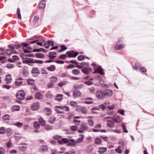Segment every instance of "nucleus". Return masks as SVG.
Masks as SVG:
<instances>
[{
    "label": "nucleus",
    "mask_w": 154,
    "mask_h": 154,
    "mask_svg": "<svg viewBox=\"0 0 154 154\" xmlns=\"http://www.w3.org/2000/svg\"><path fill=\"white\" fill-rule=\"evenodd\" d=\"M26 94L23 90L18 91L16 94L17 98L19 100H23L24 99Z\"/></svg>",
    "instance_id": "f257e3e1"
},
{
    "label": "nucleus",
    "mask_w": 154,
    "mask_h": 154,
    "mask_svg": "<svg viewBox=\"0 0 154 154\" xmlns=\"http://www.w3.org/2000/svg\"><path fill=\"white\" fill-rule=\"evenodd\" d=\"M66 54L68 55L69 57H75L78 54L77 52H75L74 51L72 50L70 51H68L66 52Z\"/></svg>",
    "instance_id": "f03ea898"
},
{
    "label": "nucleus",
    "mask_w": 154,
    "mask_h": 154,
    "mask_svg": "<svg viewBox=\"0 0 154 154\" xmlns=\"http://www.w3.org/2000/svg\"><path fill=\"white\" fill-rule=\"evenodd\" d=\"M40 73L39 69L35 67L32 68L31 71V73L33 76L37 77L39 74Z\"/></svg>",
    "instance_id": "7ed1b4c3"
},
{
    "label": "nucleus",
    "mask_w": 154,
    "mask_h": 154,
    "mask_svg": "<svg viewBox=\"0 0 154 154\" xmlns=\"http://www.w3.org/2000/svg\"><path fill=\"white\" fill-rule=\"evenodd\" d=\"M96 96L99 99L103 98L105 97L104 91L100 90L97 91L96 93Z\"/></svg>",
    "instance_id": "20e7f679"
},
{
    "label": "nucleus",
    "mask_w": 154,
    "mask_h": 154,
    "mask_svg": "<svg viewBox=\"0 0 154 154\" xmlns=\"http://www.w3.org/2000/svg\"><path fill=\"white\" fill-rule=\"evenodd\" d=\"M39 107V103H35L32 104L30 108L32 110H35L38 109Z\"/></svg>",
    "instance_id": "39448f33"
},
{
    "label": "nucleus",
    "mask_w": 154,
    "mask_h": 154,
    "mask_svg": "<svg viewBox=\"0 0 154 154\" xmlns=\"http://www.w3.org/2000/svg\"><path fill=\"white\" fill-rule=\"evenodd\" d=\"M92 71V69L88 67H84L82 69V72L85 74L88 75Z\"/></svg>",
    "instance_id": "423d86ee"
},
{
    "label": "nucleus",
    "mask_w": 154,
    "mask_h": 154,
    "mask_svg": "<svg viewBox=\"0 0 154 154\" xmlns=\"http://www.w3.org/2000/svg\"><path fill=\"white\" fill-rule=\"evenodd\" d=\"M55 108H58L59 109H61L66 111H69V108L67 106H55Z\"/></svg>",
    "instance_id": "0eeeda50"
},
{
    "label": "nucleus",
    "mask_w": 154,
    "mask_h": 154,
    "mask_svg": "<svg viewBox=\"0 0 154 154\" xmlns=\"http://www.w3.org/2000/svg\"><path fill=\"white\" fill-rule=\"evenodd\" d=\"M103 91L105 96H111L113 94L112 91L110 89H107L103 90Z\"/></svg>",
    "instance_id": "6e6552de"
},
{
    "label": "nucleus",
    "mask_w": 154,
    "mask_h": 154,
    "mask_svg": "<svg viewBox=\"0 0 154 154\" xmlns=\"http://www.w3.org/2000/svg\"><path fill=\"white\" fill-rule=\"evenodd\" d=\"M12 78L11 75L10 74H7L5 79V83L7 84H9L11 82Z\"/></svg>",
    "instance_id": "1a4fd4ad"
},
{
    "label": "nucleus",
    "mask_w": 154,
    "mask_h": 154,
    "mask_svg": "<svg viewBox=\"0 0 154 154\" xmlns=\"http://www.w3.org/2000/svg\"><path fill=\"white\" fill-rule=\"evenodd\" d=\"M45 1L42 0L38 5L39 9H42L45 8Z\"/></svg>",
    "instance_id": "9d476101"
},
{
    "label": "nucleus",
    "mask_w": 154,
    "mask_h": 154,
    "mask_svg": "<svg viewBox=\"0 0 154 154\" xmlns=\"http://www.w3.org/2000/svg\"><path fill=\"white\" fill-rule=\"evenodd\" d=\"M95 81L98 82L100 83L103 82V80L101 77L99 75H96L94 77Z\"/></svg>",
    "instance_id": "9b49d317"
},
{
    "label": "nucleus",
    "mask_w": 154,
    "mask_h": 154,
    "mask_svg": "<svg viewBox=\"0 0 154 154\" xmlns=\"http://www.w3.org/2000/svg\"><path fill=\"white\" fill-rule=\"evenodd\" d=\"M23 79L20 77L16 79L15 82V85L17 86H19L21 85L23 83V82L21 81Z\"/></svg>",
    "instance_id": "f8f14e48"
},
{
    "label": "nucleus",
    "mask_w": 154,
    "mask_h": 154,
    "mask_svg": "<svg viewBox=\"0 0 154 154\" xmlns=\"http://www.w3.org/2000/svg\"><path fill=\"white\" fill-rule=\"evenodd\" d=\"M81 95V93L79 91H76L73 93L72 96L74 98L80 97Z\"/></svg>",
    "instance_id": "ddd939ff"
},
{
    "label": "nucleus",
    "mask_w": 154,
    "mask_h": 154,
    "mask_svg": "<svg viewBox=\"0 0 154 154\" xmlns=\"http://www.w3.org/2000/svg\"><path fill=\"white\" fill-rule=\"evenodd\" d=\"M125 47V45H116L114 47V48L116 50H122Z\"/></svg>",
    "instance_id": "4468645a"
},
{
    "label": "nucleus",
    "mask_w": 154,
    "mask_h": 154,
    "mask_svg": "<svg viewBox=\"0 0 154 154\" xmlns=\"http://www.w3.org/2000/svg\"><path fill=\"white\" fill-rule=\"evenodd\" d=\"M107 151V148L104 147H100L98 152L100 154H103Z\"/></svg>",
    "instance_id": "2eb2a0df"
},
{
    "label": "nucleus",
    "mask_w": 154,
    "mask_h": 154,
    "mask_svg": "<svg viewBox=\"0 0 154 154\" xmlns=\"http://www.w3.org/2000/svg\"><path fill=\"white\" fill-rule=\"evenodd\" d=\"M45 114L47 115H50L51 114V109L48 108H45L44 109Z\"/></svg>",
    "instance_id": "dca6fc26"
},
{
    "label": "nucleus",
    "mask_w": 154,
    "mask_h": 154,
    "mask_svg": "<svg viewBox=\"0 0 154 154\" xmlns=\"http://www.w3.org/2000/svg\"><path fill=\"white\" fill-rule=\"evenodd\" d=\"M35 97L36 99H41L43 98V95L41 93L38 92L35 94Z\"/></svg>",
    "instance_id": "f3484780"
},
{
    "label": "nucleus",
    "mask_w": 154,
    "mask_h": 154,
    "mask_svg": "<svg viewBox=\"0 0 154 154\" xmlns=\"http://www.w3.org/2000/svg\"><path fill=\"white\" fill-rule=\"evenodd\" d=\"M49 55L48 56V57L50 59L54 58L57 55V54L55 52H49Z\"/></svg>",
    "instance_id": "a211bd4d"
},
{
    "label": "nucleus",
    "mask_w": 154,
    "mask_h": 154,
    "mask_svg": "<svg viewBox=\"0 0 154 154\" xmlns=\"http://www.w3.org/2000/svg\"><path fill=\"white\" fill-rule=\"evenodd\" d=\"M48 149V146L46 145H42L41 146L40 148V150L42 152H46Z\"/></svg>",
    "instance_id": "6ab92c4d"
},
{
    "label": "nucleus",
    "mask_w": 154,
    "mask_h": 154,
    "mask_svg": "<svg viewBox=\"0 0 154 154\" xmlns=\"http://www.w3.org/2000/svg\"><path fill=\"white\" fill-rule=\"evenodd\" d=\"M96 71L98 73L102 75H103L104 74V73L103 72V70L102 69L101 66H98L96 69Z\"/></svg>",
    "instance_id": "aec40b11"
},
{
    "label": "nucleus",
    "mask_w": 154,
    "mask_h": 154,
    "mask_svg": "<svg viewBox=\"0 0 154 154\" xmlns=\"http://www.w3.org/2000/svg\"><path fill=\"white\" fill-rule=\"evenodd\" d=\"M114 122L110 120H108L107 122V126L110 128H112L114 126Z\"/></svg>",
    "instance_id": "412c9836"
},
{
    "label": "nucleus",
    "mask_w": 154,
    "mask_h": 154,
    "mask_svg": "<svg viewBox=\"0 0 154 154\" xmlns=\"http://www.w3.org/2000/svg\"><path fill=\"white\" fill-rule=\"evenodd\" d=\"M56 120V118L53 116L50 117L48 119V122L49 123L53 124Z\"/></svg>",
    "instance_id": "4be33fe9"
},
{
    "label": "nucleus",
    "mask_w": 154,
    "mask_h": 154,
    "mask_svg": "<svg viewBox=\"0 0 154 154\" xmlns=\"http://www.w3.org/2000/svg\"><path fill=\"white\" fill-rule=\"evenodd\" d=\"M20 109V107L18 105H14L11 107V110L12 111H18Z\"/></svg>",
    "instance_id": "5701e85b"
},
{
    "label": "nucleus",
    "mask_w": 154,
    "mask_h": 154,
    "mask_svg": "<svg viewBox=\"0 0 154 154\" xmlns=\"http://www.w3.org/2000/svg\"><path fill=\"white\" fill-rule=\"evenodd\" d=\"M94 80V79L91 78L89 79L88 81H85V84L88 86L91 85L93 84V83L92 81H93Z\"/></svg>",
    "instance_id": "b1692460"
},
{
    "label": "nucleus",
    "mask_w": 154,
    "mask_h": 154,
    "mask_svg": "<svg viewBox=\"0 0 154 154\" xmlns=\"http://www.w3.org/2000/svg\"><path fill=\"white\" fill-rule=\"evenodd\" d=\"M112 120L115 122L120 123L121 122V119L119 116H116L112 118Z\"/></svg>",
    "instance_id": "393cba45"
},
{
    "label": "nucleus",
    "mask_w": 154,
    "mask_h": 154,
    "mask_svg": "<svg viewBox=\"0 0 154 154\" xmlns=\"http://www.w3.org/2000/svg\"><path fill=\"white\" fill-rule=\"evenodd\" d=\"M63 95L61 94H58L55 97V99L58 101H60L63 99Z\"/></svg>",
    "instance_id": "a878e982"
},
{
    "label": "nucleus",
    "mask_w": 154,
    "mask_h": 154,
    "mask_svg": "<svg viewBox=\"0 0 154 154\" xmlns=\"http://www.w3.org/2000/svg\"><path fill=\"white\" fill-rule=\"evenodd\" d=\"M56 67L54 65H51L50 66L47 67V69L51 71H53L55 69Z\"/></svg>",
    "instance_id": "bb28decb"
},
{
    "label": "nucleus",
    "mask_w": 154,
    "mask_h": 154,
    "mask_svg": "<svg viewBox=\"0 0 154 154\" xmlns=\"http://www.w3.org/2000/svg\"><path fill=\"white\" fill-rule=\"evenodd\" d=\"M101 140L100 138L96 137L95 139L94 142L96 144L100 145L101 143Z\"/></svg>",
    "instance_id": "cd10ccee"
},
{
    "label": "nucleus",
    "mask_w": 154,
    "mask_h": 154,
    "mask_svg": "<svg viewBox=\"0 0 154 154\" xmlns=\"http://www.w3.org/2000/svg\"><path fill=\"white\" fill-rule=\"evenodd\" d=\"M72 72L75 75H77L80 73V71L77 69H74L72 70Z\"/></svg>",
    "instance_id": "c85d7f7f"
},
{
    "label": "nucleus",
    "mask_w": 154,
    "mask_h": 154,
    "mask_svg": "<svg viewBox=\"0 0 154 154\" xmlns=\"http://www.w3.org/2000/svg\"><path fill=\"white\" fill-rule=\"evenodd\" d=\"M81 112L84 114H86L88 112V109L87 108L85 107H83L81 108Z\"/></svg>",
    "instance_id": "c756f323"
},
{
    "label": "nucleus",
    "mask_w": 154,
    "mask_h": 154,
    "mask_svg": "<svg viewBox=\"0 0 154 154\" xmlns=\"http://www.w3.org/2000/svg\"><path fill=\"white\" fill-rule=\"evenodd\" d=\"M2 119L3 120L6 122L7 121L9 120V116L8 114H6L4 116L2 117Z\"/></svg>",
    "instance_id": "7c9ffc66"
},
{
    "label": "nucleus",
    "mask_w": 154,
    "mask_h": 154,
    "mask_svg": "<svg viewBox=\"0 0 154 154\" xmlns=\"http://www.w3.org/2000/svg\"><path fill=\"white\" fill-rule=\"evenodd\" d=\"M29 59V60H26L24 61H23V63H27V64H29V63H35L34 60H33V59Z\"/></svg>",
    "instance_id": "2f4dec72"
},
{
    "label": "nucleus",
    "mask_w": 154,
    "mask_h": 154,
    "mask_svg": "<svg viewBox=\"0 0 154 154\" xmlns=\"http://www.w3.org/2000/svg\"><path fill=\"white\" fill-rule=\"evenodd\" d=\"M35 56L36 58H43L44 57V55L41 53L35 54Z\"/></svg>",
    "instance_id": "473e14b6"
},
{
    "label": "nucleus",
    "mask_w": 154,
    "mask_h": 154,
    "mask_svg": "<svg viewBox=\"0 0 154 154\" xmlns=\"http://www.w3.org/2000/svg\"><path fill=\"white\" fill-rule=\"evenodd\" d=\"M38 121L42 126H44L45 125V121L41 117L38 119Z\"/></svg>",
    "instance_id": "72a5a7b5"
},
{
    "label": "nucleus",
    "mask_w": 154,
    "mask_h": 154,
    "mask_svg": "<svg viewBox=\"0 0 154 154\" xmlns=\"http://www.w3.org/2000/svg\"><path fill=\"white\" fill-rule=\"evenodd\" d=\"M45 125L44 128L45 130L49 131L53 129V128L51 126L48 125Z\"/></svg>",
    "instance_id": "f704fd0d"
},
{
    "label": "nucleus",
    "mask_w": 154,
    "mask_h": 154,
    "mask_svg": "<svg viewBox=\"0 0 154 154\" xmlns=\"http://www.w3.org/2000/svg\"><path fill=\"white\" fill-rule=\"evenodd\" d=\"M81 137H80L77 139L76 141V142L77 143H80L82 142L83 140L84 136L83 134H80V135Z\"/></svg>",
    "instance_id": "c9c22d12"
},
{
    "label": "nucleus",
    "mask_w": 154,
    "mask_h": 154,
    "mask_svg": "<svg viewBox=\"0 0 154 154\" xmlns=\"http://www.w3.org/2000/svg\"><path fill=\"white\" fill-rule=\"evenodd\" d=\"M6 131L7 133L10 135L12 134L13 133V131L11 128H7L6 129Z\"/></svg>",
    "instance_id": "e433bc0d"
},
{
    "label": "nucleus",
    "mask_w": 154,
    "mask_h": 154,
    "mask_svg": "<svg viewBox=\"0 0 154 154\" xmlns=\"http://www.w3.org/2000/svg\"><path fill=\"white\" fill-rule=\"evenodd\" d=\"M27 83L29 85H32L34 84V81L32 79H28L27 80Z\"/></svg>",
    "instance_id": "4c0bfd02"
},
{
    "label": "nucleus",
    "mask_w": 154,
    "mask_h": 154,
    "mask_svg": "<svg viewBox=\"0 0 154 154\" xmlns=\"http://www.w3.org/2000/svg\"><path fill=\"white\" fill-rule=\"evenodd\" d=\"M33 125L34 128L36 129H38L40 127V125L37 122H34Z\"/></svg>",
    "instance_id": "58836bf2"
},
{
    "label": "nucleus",
    "mask_w": 154,
    "mask_h": 154,
    "mask_svg": "<svg viewBox=\"0 0 154 154\" xmlns=\"http://www.w3.org/2000/svg\"><path fill=\"white\" fill-rule=\"evenodd\" d=\"M5 129L4 127H0V134H4L5 133Z\"/></svg>",
    "instance_id": "ea45409f"
},
{
    "label": "nucleus",
    "mask_w": 154,
    "mask_h": 154,
    "mask_svg": "<svg viewBox=\"0 0 154 154\" xmlns=\"http://www.w3.org/2000/svg\"><path fill=\"white\" fill-rule=\"evenodd\" d=\"M19 128H21L23 125V123H20L19 122H17L16 123L13 124Z\"/></svg>",
    "instance_id": "a19ab883"
},
{
    "label": "nucleus",
    "mask_w": 154,
    "mask_h": 154,
    "mask_svg": "<svg viewBox=\"0 0 154 154\" xmlns=\"http://www.w3.org/2000/svg\"><path fill=\"white\" fill-rule=\"evenodd\" d=\"M70 105L73 107H77L78 106L77 103L75 101H71L70 102Z\"/></svg>",
    "instance_id": "79ce46f5"
},
{
    "label": "nucleus",
    "mask_w": 154,
    "mask_h": 154,
    "mask_svg": "<svg viewBox=\"0 0 154 154\" xmlns=\"http://www.w3.org/2000/svg\"><path fill=\"white\" fill-rule=\"evenodd\" d=\"M84 56L83 55H80L78 57L77 59L79 61H82L85 59Z\"/></svg>",
    "instance_id": "37998d69"
},
{
    "label": "nucleus",
    "mask_w": 154,
    "mask_h": 154,
    "mask_svg": "<svg viewBox=\"0 0 154 154\" xmlns=\"http://www.w3.org/2000/svg\"><path fill=\"white\" fill-rule=\"evenodd\" d=\"M22 73L25 76H27L28 75V71L26 69H24L22 71Z\"/></svg>",
    "instance_id": "c03bdc74"
},
{
    "label": "nucleus",
    "mask_w": 154,
    "mask_h": 154,
    "mask_svg": "<svg viewBox=\"0 0 154 154\" xmlns=\"http://www.w3.org/2000/svg\"><path fill=\"white\" fill-rule=\"evenodd\" d=\"M5 150L4 148L0 147V154H5Z\"/></svg>",
    "instance_id": "a18cd8bd"
},
{
    "label": "nucleus",
    "mask_w": 154,
    "mask_h": 154,
    "mask_svg": "<svg viewBox=\"0 0 154 154\" xmlns=\"http://www.w3.org/2000/svg\"><path fill=\"white\" fill-rule=\"evenodd\" d=\"M17 13L18 18L20 19H21V16L20 13V10L19 8H18L17 10Z\"/></svg>",
    "instance_id": "49530a36"
},
{
    "label": "nucleus",
    "mask_w": 154,
    "mask_h": 154,
    "mask_svg": "<svg viewBox=\"0 0 154 154\" xmlns=\"http://www.w3.org/2000/svg\"><path fill=\"white\" fill-rule=\"evenodd\" d=\"M87 128V126L84 125H81L80 127V129L83 131L86 130Z\"/></svg>",
    "instance_id": "de8ad7c7"
},
{
    "label": "nucleus",
    "mask_w": 154,
    "mask_h": 154,
    "mask_svg": "<svg viewBox=\"0 0 154 154\" xmlns=\"http://www.w3.org/2000/svg\"><path fill=\"white\" fill-rule=\"evenodd\" d=\"M67 55L66 54H61L59 56V58L61 59H66Z\"/></svg>",
    "instance_id": "09e8293b"
},
{
    "label": "nucleus",
    "mask_w": 154,
    "mask_h": 154,
    "mask_svg": "<svg viewBox=\"0 0 154 154\" xmlns=\"http://www.w3.org/2000/svg\"><path fill=\"white\" fill-rule=\"evenodd\" d=\"M77 127L75 126H72L70 128V129L72 131H75L77 130Z\"/></svg>",
    "instance_id": "8fccbe9b"
},
{
    "label": "nucleus",
    "mask_w": 154,
    "mask_h": 154,
    "mask_svg": "<svg viewBox=\"0 0 154 154\" xmlns=\"http://www.w3.org/2000/svg\"><path fill=\"white\" fill-rule=\"evenodd\" d=\"M76 144V143H69L67 144V146H74Z\"/></svg>",
    "instance_id": "3c124183"
},
{
    "label": "nucleus",
    "mask_w": 154,
    "mask_h": 154,
    "mask_svg": "<svg viewBox=\"0 0 154 154\" xmlns=\"http://www.w3.org/2000/svg\"><path fill=\"white\" fill-rule=\"evenodd\" d=\"M88 124L91 126H92L94 125V123L92 119H89L88 120Z\"/></svg>",
    "instance_id": "603ef678"
},
{
    "label": "nucleus",
    "mask_w": 154,
    "mask_h": 154,
    "mask_svg": "<svg viewBox=\"0 0 154 154\" xmlns=\"http://www.w3.org/2000/svg\"><path fill=\"white\" fill-rule=\"evenodd\" d=\"M11 86L10 85L7 84H5L2 85V87L4 88H6L7 89H9L11 88Z\"/></svg>",
    "instance_id": "864d4df0"
},
{
    "label": "nucleus",
    "mask_w": 154,
    "mask_h": 154,
    "mask_svg": "<svg viewBox=\"0 0 154 154\" xmlns=\"http://www.w3.org/2000/svg\"><path fill=\"white\" fill-rule=\"evenodd\" d=\"M58 109V108H55V110L57 113L59 114H62L64 113V112L63 111H60Z\"/></svg>",
    "instance_id": "5fc2aeb1"
},
{
    "label": "nucleus",
    "mask_w": 154,
    "mask_h": 154,
    "mask_svg": "<svg viewBox=\"0 0 154 154\" xmlns=\"http://www.w3.org/2000/svg\"><path fill=\"white\" fill-rule=\"evenodd\" d=\"M72 115L71 113H69L68 114V116L66 119L68 120H70L72 118Z\"/></svg>",
    "instance_id": "6e6d98bb"
},
{
    "label": "nucleus",
    "mask_w": 154,
    "mask_h": 154,
    "mask_svg": "<svg viewBox=\"0 0 154 154\" xmlns=\"http://www.w3.org/2000/svg\"><path fill=\"white\" fill-rule=\"evenodd\" d=\"M51 79L52 81L55 82L57 81V78L56 76H52L51 78Z\"/></svg>",
    "instance_id": "4d7b16f0"
},
{
    "label": "nucleus",
    "mask_w": 154,
    "mask_h": 154,
    "mask_svg": "<svg viewBox=\"0 0 154 154\" xmlns=\"http://www.w3.org/2000/svg\"><path fill=\"white\" fill-rule=\"evenodd\" d=\"M11 143L10 140L9 141L6 143V146L8 148H10L11 147Z\"/></svg>",
    "instance_id": "13d9d810"
},
{
    "label": "nucleus",
    "mask_w": 154,
    "mask_h": 154,
    "mask_svg": "<svg viewBox=\"0 0 154 154\" xmlns=\"http://www.w3.org/2000/svg\"><path fill=\"white\" fill-rule=\"evenodd\" d=\"M119 144L120 145H121V146H119L121 148H123L124 147V142L122 141L121 140L119 142Z\"/></svg>",
    "instance_id": "bf43d9fd"
},
{
    "label": "nucleus",
    "mask_w": 154,
    "mask_h": 154,
    "mask_svg": "<svg viewBox=\"0 0 154 154\" xmlns=\"http://www.w3.org/2000/svg\"><path fill=\"white\" fill-rule=\"evenodd\" d=\"M5 52L7 54H13V53L12 52L11 50L10 49H7L6 50Z\"/></svg>",
    "instance_id": "052dcab7"
},
{
    "label": "nucleus",
    "mask_w": 154,
    "mask_h": 154,
    "mask_svg": "<svg viewBox=\"0 0 154 154\" xmlns=\"http://www.w3.org/2000/svg\"><path fill=\"white\" fill-rule=\"evenodd\" d=\"M80 64L83 67L84 66H89V64L88 63H87L85 62H81L80 63Z\"/></svg>",
    "instance_id": "680f3d73"
},
{
    "label": "nucleus",
    "mask_w": 154,
    "mask_h": 154,
    "mask_svg": "<svg viewBox=\"0 0 154 154\" xmlns=\"http://www.w3.org/2000/svg\"><path fill=\"white\" fill-rule=\"evenodd\" d=\"M13 60L14 61L16 60H18L19 59L17 55L13 56L12 57Z\"/></svg>",
    "instance_id": "e2e57ef3"
},
{
    "label": "nucleus",
    "mask_w": 154,
    "mask_h": 154,
    "mask_svg": "<svg viewBox=\"0 0 154 154\" xmlns=\"http://www.w3.org/2000/svg\"><path fill=\"white\" fill-rule=\"evenodd\" d=\"M120 147L119 146L117 149H115L116 151L119 154L122 153V150L120 149Z\"/></svg>",
    "instance_id": "0e129e2a"
},
{
    "label": "nucleus",
    "mask_w": 154,
    "mask_h": 154,
    "mask_svg": "<svg viewBox=\"0 0 154 154\" xmlns=\"http://www.w3.org/2000/svg\"><path fill=\"white\" fill-rule=\"evenodd\" d=\"M140 71L143 72H145L146 71V68H144L143 67H141L140 68Z\"/></svg>",
    "instance_id": "69168bd1"
},
{
    "label": "nucleus",
    "mask_w": 154,
    "mask_h": 154,
    "mask_svg": "<svg viewBox=\"0 0 154 154\" xmlns=\"http://www.w3.org/2000/svg\"><path fill=\"white\" fill-rule=\"evenodd\" d=\"M22 46V44L21 43L18 44H16L15 45V47L17 49H18L20 48Z\"/></svg>",
    "instance_id": "338daca9"
},
{
    "label": "nucleus",
    "mask_w": 154,
    "mask_h": 154,
    "mask_svg": "<svg viewBox=\"0 0 154 154\" xmlns=\"http://www.w3.org/2000/svg\"><path fill=\"white\" fill-rule=\"evenodd\" d=\"M53 138L54 139H59L61 138V137L58 135H56L54 136Z\"/></svg>",
    "instance_id": "774afa93"
}]
</instances>
